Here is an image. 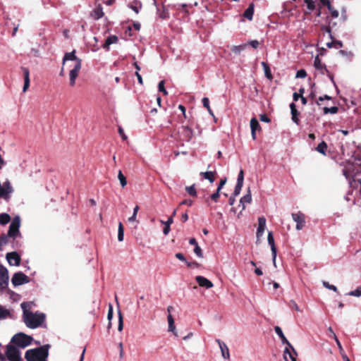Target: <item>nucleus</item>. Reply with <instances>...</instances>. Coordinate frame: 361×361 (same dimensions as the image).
I'll list each match as a JSON object with an SVG mask.
<instances>
[{
	"label": "nucleus",
	"instance_id": "1",
	"mask_svg": "<svg viewBox=\"0 0 361 361\" xmlns=\"http://www.w3.org/2000/svg\"><path fill=\"white\" fill-rule=\"evenodd\" d=\"M21 308L23 310V319L25 325L30 329H36L40 326L45 321V314L42 312H32L29 310L31 307V303L22 302Z\"/></svg>",
	"mask_w": 361,
	"mask_h": 361
},
{
	"label": "nucleus",
	"instance_id": "2",
	"mask_svg": "<svg viewBox=\"0 0 361 361\" xmlns=\"http://www.w3.org/2000/svg\"><path fill=\"white\" fill-rule=\"evenodd\" d=\"M49 348L50 345L47 344L37 348L30 349L26 351L25 358L27 361H47Z\"/></svg>",
	"mask_w": 361,
	"mask_h": 361
},
{
	"label": "nucleus",
	"instance_id": "3",
	"mask_svg": "<svg viewBox=\"0 0 361 361\" xmlns=\"http://www.w3.org/2000/svg\"><path fill=\"white\" fill-rule=\"evenodd\" d=\"M32 338L23 333H18L15 334L11 341V343H14L18 348H25L32 343Z\"/></svg>",
	"mask_w": 361,
	"mask_h": 361
},
{
	"label": "nucleus",
	"instance_id": "4",
	"mask_svg": "<svg viewBox=\"0 0 361 361\" xmlns=\"http://www.w3.org/2000/svg\"><path fill=\"white\" fill-rule=\"evenodd\" d=\"M20 223V218L18 215L13 218L8 231V237L13 239H16L18 237H20L21 235L19 231Z\"/></svg>",
	"mask_w": 361,
	"mask_h": 361
},
{
	"label": "nucleus",
	"instance_id": "5",
	"mask_svg": "<svg viewBox=\"0 0 361 361\" xmlns=\"http://www.w3.org/2000/svg\"><path fill=\"white\" fill-rule=\"evenodd\" d=\"M6 356L9 361H21V355L19 349L11 345H6Z\"/></svg>",
	"mask_w": 361,
	"mask_h": 361
},
{
	"label": "nucleus",
	"instance_id": "6",
	"mask_svg": "<svg viewBox=\"0 0 361 361\" xmlns=\"http://www.w3.org/2000/svg\"><path fill=\"white\" fill-rule=\"evenodd\" d=\"M8 269L0 264V293L5 290L8 285Z\"/></svg>",
	"mask_w": 361,
	"mask_h": 361
},
{
	"label": "nucleus",
	"instance_id": "7",
	"mask_svg": "<svg viewBox=\"0 0 361 361\" xmlns=\"http://www.w3.org/2000/svg\"><path fill=\"white\" fill-rule=\"evenodd\" d=\"M28 282V276L21 271L14 274L11 279V283L14 286H18Z\"/></svg>",
	"mask_w": 361,
	"mask_h": 361
},
{
	"label": "nucleus",
	"instance_id": "8",
	"mask_svg": "<svg viewBox=\"0 0 361 361\" xmlns=\"http://www.w3.org/2000/svg\"><path fill=\"white\" fill-rule=\"evenodd\" d=\"M82 67V60H78L77 63H74L73 68L70 71L69 73V80H70V85L74 86L75 84V80L77 77L78 76L79 72Z\"/></svg>",
	"mask_w": 361,
	"mask_h": 361
},
{
	"label": "nucleus",
	"instance_id": "9",
	"mask_svg": "<svg viewBox=\"0 0 361 361\" xmlns=\"http://www.w3.org/2000/svg\"><path fill=\"white\" fill-rule=\"evenodd\" d=\"M293 221L296 223V229L300 231L305 224V215L300 212L292 214Z\"/></svg>",
	"mask_w": 361,
	"mask_h": 361
},
{
	"label": "nucleus",
	"instance_id": "10",
	"mask_svg": "<svg viewBox=\"0 0 361 361\" xmlns=\"http://www.w3.org/2000/svg\"><path fill=\"white\" fill-rule=\"evenodd\" d=\"M6 257L11 266H19L20 264V257L16 252L7 253Z\"/></svg>",
	"mask_w": 361,
	"mask_h": 361
},
{
	"label": "nucleus",
	"instance_id": "11",
	"mask_svg": "<svg viewBox=\"0 0 361 361\" xmlns=\"http://www.w3.org/2000/svg\"><path fill=\"white\" fill-rule=\"evenodd\" d=\"M267 240H268L269 245L271 247V254H272V260H273L274 266L276 267V258L277 251H276V247L275 246L274 239V237H273V234H272L271 232H269L268 233Z\"/></svg>",
	"mask_w": 361,
	"mask_h": 361
},
{
	"label": "nucleus",
	"instance_id": "12",
	"mask_svg": "<svg viewBox=\"0 0 361 361\" xmlns=\"http://www.w3.org/2000/svg\"><path fill=\"white\" fill-rule=\"evenodd\" d=\"M274 330H275L276 334L281 338V342L283 344H286L287 345L286 348H290L293 350V352L294 353V354L295 355H297L296 351L295 350L294 348L292 346V345L289 343V341L287 340V338L284 336L281 329L279 326H276L274 327Z\"/></svg>",
	"mask_w": 361,
	"mask_h": 361
},
{
	"label": "nucleus",
	"instance_id": "13",
	"mask_svg": "<svg viewBox=\"0 0 361 361\" xmlns=\"http://www.w3.org/2000/svg\"><path fill=\"white\" fill-rule=\"evenodd\" d=\"M195 280L198 285L202 288L209 289L214 286L213 283L210 280L207 279V278L202 276H197L195 277Z\"/></svg>",
	"mask_w": 361,
	"mask_h": 361
},
{
	"label": "nucleus",
	"instance_id": "14",
	"mask_svg": "<svg viewBox=\"0 0 361 361\" xmlns=\"http://www.w3.org/2000/svg\"><path fill=\"white\" fill-rule=\"evenodd\" d=\"M216 341L219 344L222 357L224 359H229L230 353H229V349H228L227 345L224 342L220 341L219 339H216Z\"/></svg>",
	"mask_w": 361,
	"mask_h": 361
},
{
	"label": "nucleus",
	"instance_id": "15",
	"mask_svg": "<svg viewBox=\"0 0 361 361\" xmlns=\"http://www.w3.org/2000/svg\"><path fill=\"white\" fill-rule=\"evenodd\" d=\"M180 136L183 140L190 141L193 136V130L188 126H183L180 133Z\"/></svg>",
	"mask_w": 361,
	"mask_h": 361
},
{
	"label": "nucleus",
	"instance_id": "16",
	"mask_svg": "<svg viewBox=\"0 0 361 361\" xmlns=\"http://www.w3.org/2000/svg\"><path fill=\"white\" fill-rule=\"evenodd\" d=\"M266 228V219L264 216H260L258 219V228L257 231V238L262 237L264 234Z\"/></svg>",
	"mask_w": 361,
	"mask_h": 361
},
{
	"label": "nucleus",
	"instance_id": "17",
	"mask_svg": "<svg viewBox=\"0 0 361 361\" xmlns=\"http://www.w3.org/2000/svg\"><path fill=\"white\" fill-rule=\"evenodd\" d=\"M75 54V50L71 52L66 53L63 59V65H64L67 61H74V63H77L78 60H81L80 59L78 58Z\"/></svg>",
	"mask_w": 361,
	"mask_h": 361
},
{
	"label": "nucleus",
	"instance_id": "18",
	"mask_svg": "<svg viewBox=\"0 0 361 361\" xmlns=\"http://www.w3.org/2000/svg\"><path fill=\"white\" fill-rule=\"evenodd\" d=\"M252 202V195L250 190L248 189L247 193L240 200V204L242 205V210L245 209V204H250Z\"/></svg>",
	"mask_w": 361,
	"mask_h": 361
},
{
	"label": "nucleus",
	"instance_id": "19",
	"mask_svg": "<svg viewBox=\"0 0 361 361\" xmlns=\"http://www.w3.org/2000/svg\"><path fill=\"white\" fill-rule=\"evenodd\" d=\"M169 329L168 331L173 334L175 336H178V333L176 329V326L174 324V319L171 314H169L167 317Z\"/></svg>",
	"mask_w": 361,
	"mask_h": 361
},
{
	"label": "nucleus",
	"instance_id": "20",
	"mask_svg": "<svg viewBox=\"0 0 361 361\" xmlns=\"http://www.w3.org/2000/svg\"><path fill=\"white\" fill-rule=\"evenodd\" d=\"M103 16L104 12L101 5H98L91 13V16L95 20L102 18Z\"/></svg>",
	"mask_w": 361,
	"mask_h": 361
},
{
	"label": "nucleus",
	"instance_id": "21",
	"mask_svg": "<svg viewBox=\"0 0 361 361\" xmlns=\"http://www.w3.org/2000/svg\"><path fill=\"white\" fill-rule=\"evenodd\" d=\"M290 112H291V116H292V121L296 123V124H298L299 123V119L298 118V111L296 109V106L294 103H291L290 104Z\"/></svg>",
	"mask_w": 361,
	"mask_h": 361
},
{
	"label": "nucleus",
	"instance_id": "22",
	"mask_svg": "<svg viewBox=\"0 0 361 361\" xmlns=\"http://www.w3.org/2000/svg\"><path fill=\"white\" fill-rule=\"evenodd\" d=\"M118 41V37L116 35H111L107 37L105 43L103 44V48L109 50V47L114 43H116Z\"/></svg>",
	"mask_w": 361,
	"mask_h": 361
},
{
	"label": "nucleus",
	"instance_id": "23",
	"mask_svg": "<svg viewBox=\"0 0 361 361\" xmlns=\"http://www.w3.org/2000/svg\"><path fill=\"white\" fill-rule=\"evenodd\" d=\"M253 14H254V6L252 4L245 11V12L243 13V16H244L245 18H246L248 20H251L252 19Z\"/></svg>",
	"mask_w": 361,
	"mask_h": 361
},
{
	"label": "nucleus",
	"instance_id": "24",
	"mask_svg": "<svg viewBox=\"0 0 361 361\" xmlns=\"http://www.w3.org/2000/svg\"><path fill=\"white\" fill-rule=\"evenodd\" d=\"M247 44H240V45H238V46H235V45H233V46H231V50L235 54H239L242 51H243L244 49H245V48L247 47Z\"/></svg>",
	"mask_w": 361,
	"mask_h": 361
},
{
	"label": "nucleus",
	"instance_id": "25",
	"mask_svg": "<svg viewBox=\"0 0 361 361\" xmlns=\"http://www.w3.org/2000/svg\"><path fill=\"white\" fill-rule=\"evenodd\" d=\"M129 8H131L136 13H138L140 8H142V4L140 1L135 0L133 4H130L128 5Z\"/></svg>",
	"mask_w": 361,
	"mask_h": 361
},
{
	"label": "nucleus",
	"instance_id": "26",
	"mask_svg": "<svg viewBox=\"0 0 361 361\" xmlns=\"http://www.w3.org/2000/svg\"><path fill=\"white\" fill-rule=\"evenodd\" d=\"M200 175L202 176L204 178L207 179L212 183L215 180L214 173L212 171L201 172Z\"/></svg>",
	"mask_w": 361,
	"mask_h": 361
},
{
	"label": "nucleus",
	"instance_id": "27",
	"mask_svg": "<svg viewBox=\"0 0 361 361\" xmlns=\"http://www.w3.org/2000/svg\"><path fill=\"white\" fill-rule=\"evenodd\" d=\"M11 221V216L6 213L0 214V224L6 225Z\"/></svg>",
	"mask_w": 361,
	"mask_h": 361
},
{
	"label": "nucleus",
	"instance_id": "28",
	"mask_svg": "<svg viewBox=\"0 0 361 361\" xmlns=\"http://www.w3.org/2000/svg\"><path fill=\"white\" fill-rule=\"evenodd\" d=\"M261 63H262V67L264 68L265 76L268 79H271L272 78V75H271L270 68L268 66V64L266 62H264V61H262Z\"/></svg>",
	"mask_w": 361,
	"mask_h": 361
},
{
	"label": "nucleus",
	"instance_id": "29",
	"mask_svg": "<svg viewBox=\"0 0 361 361\" xmlns=\"http://www.w3.org/2000/svg\"><path fill=\"white\" fill-rule=\"evenodd\" d=\"M317 151L319 152V153L325 155L326 154V151L327 149V145L325 142H320L317 148H316Z\"/></svg>",
	"mask_w": 361,
	"mask_h": 361
},
{
	"label": "nucleus",
	"instance_id": "30",
	"mask_svg": "<svg viewBox=\"0 0 361 361\" xmlns=\"http://www.w3.org/2000/svg\"><path fill=\"white\" fill-rule=\"evenodd\" d=\"M123 238H124V229H123L122 223L119 222L118 227V241L121 242L123 240Z\"/></svg>",
	"mask_w": 361,
	"mask_h": 361
},
{
	"label": "nucleus",
	"instance_id": "31",
	"mask_svg": "<svg viewBox=\"0 0 361 361\" xmlns=\"http://www.w3.org/2000/svg\"><path fill=\"white\" fill-rule=\"evenodd\" d=\"M9 314V310L0 305V320L6 319Z\"/></svg>",
	"mask_w": 361,
	"mask_h": 361
},
{
	"label": "nucleus",
	"instance_id": "32",
	"mask_svg": "<svg viewBox=\"0 0 361 361\" xmlns=\"http://www.w3.org/2000/svg\"><path fill=\"white\" fill-rule=\"evenodd\" d=\"M260 128L258 121L255 118H252L250 120V128L251 131H256L258 128Z\"/></svg>",
	"mask_w": 361,
	"mask_h": 361
},
{
	"label": "nucleus",
	"instance_id": "33",
	"mask_svg": "<svg viewBox=\"0 0 361 361\" xmlns=\"http://www.w3.org/2000/svg\"><path fill=\"white\" fill-rule=\"evenodd\" d=\"M288 355L289 358L291 360V361H297L294 355L290 352L289 348H286L284 350V359L286 361H288Z\"/></svg>",
	"mask_w": 361,
	"mask_h": 361
},
{
	"label": "nucleus",
	"instance_id": "34",
	"mask_svg": "<svg viewBox=\"0 0 361 361\" xmlns=\"http://www.w3.org/2000/svg\"><path fill=\"white\" fill-rule=\"evenodd\" d=\"M138 210H139V207L137 205H136L133 209V215L128 218L129 222H137L136 219H137V214Z\"/></svg>",
	"mask_w": 361,
	"mask_h": 361
},
{
	"label": "nucleus",
	"instance_id": "35",
	"mask_svg": "<svg viewBox=\"0 0 361 361\" xmlns=\"http://www.w3.org/2000/svg\"><path fill=\"white\" fill-rule=\"evenodd\" d=\"M118 178L120 181V183L123 188H124L127 185V180L124 175L123 174L121 171H118Z\"/></svg>",
	"mask_w": 361,
	"mask_h": 361
},
{
	"label": "nucleus",
	"instance_id": "36",
	"mask_svg": "<svg viewBox=\"0 0 361 361\" xmlns=\"http://www.w3.org/2000/svg\"><path fill=\"white\" fill-rule=\"evenodd\" d=\"M323 110H324V113L325 114H334L338 112V108L337 106H331L330 108L324 107Z\"/></svg>",
	"mask_w": 361,
	"mask_h": 361
},
{
	"label": "nucleus",
	"instance_id": "37",
	"mask_svg": "<svg viewBox=\"0 0 361 361\" xmlns=\"http://www.w3.org/2000/svg\"><path fill=\"white\" fill-rule=\"evenodd\" d=\"M314 65V67L318 70H321V71H322L323 69L326 70L325 66L322 63L321 60L319 59L318 56H317L315 58Z\"/></svg>",
	"mask_w": 361,
	"mask_h": 361
},
{
	"label": "nucleus",
	"instance_id": "38",
	"mask_svg": "<svg viewBox=\"0 0 361 361\" xmlns=\"http://www.w3.org/2000/svg\"><path fill=\"white\" fill-rule=\"evenodd\" d=\"M305 3L310 11H312L315 8V3L313 0H305Z\"/></svg>",
	"mask_w": 361,
	"mask_h": 361
},
{
	"label": "nucleus",
	"instance_id": "39",
	"mask_svg": "<svg viewBox=\"0 0 361 361\" xmlns=\"http://www.w3.org/2000/svg\"><path fill=\"white\" fill-rule=\"evenodd\" d=\"M118 330L119 331H121L123 329V316L121 312V311H118Z\"/></svg>",
	"mask_w": 361,
	"mask_h": 361
},
{
	"label": "nucleus",
	"instance_id": "40",
	"mask_svg": "<svg viewBox=\"0 0 361 361\" xmlns=\"http://www.w3.org/2000/svg\"><path fill=\"white\" fill-rule=\"evenodd\" d=\"M112 318H113V307L110 304L109 307L108 314H107V319L109 321L108 328H111V320L112 319Z\"/></svg>",
	"mask_w": 361,
	"mask_h": 361
},
{
	"label": "nucleus",
	"instance_id": "41",
	"mask_svg": "<svg viewBox=\"0 0 361 361\" xmlns=\"http://www.w3.org/2000/svg\"><path fill=\"white\" fill-rule=\"evenodd\" d=\"M185 190H186V191L188 192V193L190 195H191V196H196L197 192H196V190H195V188L194 185H190V186H187L185 188Z\"/></svg>",
	"mask_w": 361,
	"mask_h": 361
},
{
	"label": "nucleus",
	"instance_id": "42",
	"mask_svg": "<svg viewBox=\"0 0 361 361\" xmlns=\"http://www.w3.org/2000/svg\"><path fill=\"white\" fill-rule=\"evenodd\" d=\"M348 295L360 297L361 296V287H358L355 290H352L348 293Z\"/></svg>",
	"mask_w": 361,
	"mask_h": 361
},
{
	"label": "nucleus",
	"instance_id": "43",
	"mask_svg": "<svg viewBox=\"0 0 361 361\" xmlns=\"http://www.w3.org/2000/svg\"><path fill=\"white\" fill-rule=\"evenodd\" d=\"M243 184L236 183L233 195L237 197L240 193L243 188Z\"/></svg>",
	"mask_w": 361,
	"mask_h": 361
},
{
	"label": "nucleus",
	"instance_id": "44",
	"mask_svg": "<svg viewBox=\"0 0 361 361\" xmlns=\"http://www.w3.org/2000/svg\"><path fill=\"white\" fill-rule=\"evenodd\" d=\"M158 89H159V91L163 92L164 95L168 94V92L166 91V90L164 87V80H161L159 82Z\"/></svg>",
	"mask_w": 361,
	"mask_h": 361
},
{
	"label": "nucleus",
	"instance_id": "45",
	"mask_svg": "<svg viewBox=\"0 0 361 361\" xmlns=\"http://www.w3.org/2000/svg\"><path fill=\"white\" fill-rule=\"evenodd\" d=\"M23 75H24V80H30V71L27 68L22 67L21 68Z\"/></svg>",
	"mask_w": 361,
	"mask_h": 361
},
{
	"label": "nucleus",
	"instance_id": "46",
	"mask_svg": "<svg viewBox=\"0 0 361 361\" xmlns=\"http://www.w3.org/2000/svg\"><path fill=\"white\" fill-rule=\"evenodd\" d=\"M289 307L292 309H294L297 312H301V310L298 307V304L295 302V300H292L289 302Z\"/></svg>",
	"mask_w": 361,
	"mask_h": 361
},
{
	"label": "nucleus",
	"instance_id": "47",
	"mask_svg": "<svg viewBox=\"0 0 361 361\" xmlns=\"http://www.w3.org/2000/svg\"><path fill=\"white\" fill-rule=\"evenodd\" d=\"M243 180H244V173L243 169H240L237 178V183L243 184Z\"/></svg>",
	"mask_w": 361,
	"mask_h": 361
},
{
	"label": "nucleus",
	"instance_id": "48",
	"mask_svg": "<svg viewBox=\"0 0 361 361\" xmlns=\"http://www.w3.org/2000/svg\"><path fill=\"white\" fill-rule=\"evenodd\" d=\"M8 235H2L0 236V247L4 246L8 243Z\"/></svg>",
	"mask_w": 361,
	"mask_h": 361
},
{
	"label": "nucleus",
	"instance_id": "49",
	"mask_svg": "<svg viewBox=\"0 0 361 361\" xmlns=\"http://www.w3.org/2000/svg\"><path fill=\"white\" fill-rule=\"evenodd\" d=\"M306 75V71L304 69H300L297 71L295 77L298 78H304Z\"/></svg>",
	"mask_w": 361,
	"mask_h": 361
},
{
	"label": "nucleus",
	"instance_id": "50",
	"mask_svg": "<svg viewBox=\"0 0 361 361\" xmlns=\"http://www.w3.org/2000/svg\"><path fill=\"white\" fill-rule=\"evenodd\" d=\"M194 252L195 253V255L197 257H199L200 258L203 257V254H202V249H201V247L199 245H197L196 247H195Z\"/></svg>",
	"mask_w": 361,
	"mask_h": 361
},
{
	"label": "nucleus",
	"instance_id": "51",
	"mask_svg": "<svg viewBox=\"0 0 361 361\" xmlns=\"http://www.w3.org/2000/svg\"><path fill=\"white\" fill-rule=\"evenodd\" d=\"M334 339L335 340V341H336V344H337V346H338V349H339V351H340L341 354V353H343V347H342V345H341V342L339 341V340H338V338H337V336H336V334H334Z\"/></svg>",
	"mask_w": 361,
	"mask_h": 361
},
{
	"label": "nucleus",
	"instance_id": "52",
	"mask_svg": "<svg viewBox=\"0 0 361 361\" xmlns=\"http://www.w3.org/2000/svg\"><path fill=\"white\" fill-rule=\"evenodd\" d=\"M323 285L325 288L332 290L334 291H337V288L334 285H331L326 281H323Z\"/></svg>",
	"mask_w": 361,
	"mask_h": 361
},
{
	"label": "nucleus",
	"instance_id": "53",
	"mask_svg": "<svg viewBox=\"0 0 361 361\" xmlns=\"http://www.w3.org/2000/svg\"><path fill=\"white\" fill-rule=\"evenodd\" d=\"M202 104L205 108H207V111H210L209 101L207 97H204L202 99Z\"/></svg>",
	"mask_w": 361,
	"mask_h": 361
},
{
	"label": "nucleus",
	"instance_id": "54",
	"mask_svg": "<svg viewBox=\"0 0 361 361\" xmlns=\"http://www.w3.org/2000/svg\"><path fill=\"white\" fill-rule=\"evenodd\" d=\"M248 44L254 49H257L259 45V41L256 39L250 41Z\"/></svg>",
	"mask_w": 361,
	"mask_h": 361
},
{
	"label": "nucleus",
	"instance_id": "55",
	"mask_svg": "<svg viewBox=\"0 0 361 361\" xmlns=\"http://www.w3.org/2000/svg\"><path fill=\"white\" fill-rule=\"evenodd\" d=\"M259 119L262 122H264V123L270 122L269 118L266 114H261L259 116Z\"/></svg>",
	"mask_w": 361,
	"mask_h": 361
},
{
	"label": "nucleus",
	"instance_id": "56",
	"mask_svg": "<svg viewBox=\"0 0 361 361\" xmlns=\"http://www.w3.org/2000/svg\"><path fill=\"white\" fill-rule=\"evenodd\" d=\"M219 192L220 191L216 190V192L213 193L212 195H211V199L212 200H214V202H217L218 201V199L219 197Z\"/></svg>",
	"mask_w": 361,
	"mask_h": 361
},
{
	"label": "nucleus",
	"instance_id": "57",
	"mask_svg": "<svg viewBox=\"0 0 361 361\" xmlns=\"http://www.w3.org/2000/svg\"><path fill=\"white\" fill-rule=\"evenodd\" d=\"M321 2L324 6H327L329 11H331V4L329 0H321Z\"/></svg>",
	"mask_w": 361,
	"mask_h": 361
},
{
	"label": "nucleus",
	"instance_id": "58",
	"mask_svg": "<svg viewBox=\"0 0 361 361\" xmlns=\"http://www.w3.org/2000/svg\"><path fill=\"white\" fill-rule=\"evenodd\" d=\"M165 226L163 229V233L166 235L169 233L170 231H171V225H168V224H164Z\"/></svg>",
	"mask_w": 361,
	"mask_h": 361
},
{
	"label": "nucleus",
	"instance_id": "59",
	"mask_svg": "<svg viewBox=\"0 0 361 361\" xmlns=\"http://www.w3.org/2000/svg\"><path fill=\"white\" fill-rule=\"evenodd\" d=\"M160 222L162 224L171 225L173 223V216H170L166 221H164L161 220Z\"/></svg>",
	"mask_w": 361,
	"mask_h": 361
},
{
	"label": "nucleus",
	"instance_id": "60",
	"mask_svg": "<svg viewBox=\"0 0 361 361\" xmlns=\"http://www.w3.org/2000/svg\"><path fill=\"white\" fill-rule=\"evenodd\" d=\"M30 87V80H24V85L23 87V92H25Z\"/></svg>",
	"mask_w": 361,
	"mask_h": 361
},
{
	"label": "nucleus",
	"instance_id": "61",
	"mask_svg": "<svg viewBox=\"0 0 361 361\" xmlns=\"http://www.w3.org/2000/svg\"><path fill=\"white\" fill-rule=\"evenodd\" d=\"M176 257L182 262H186V259L182 253H180V252L176 253Z\"/></svg>",
	"mask_w": 361,
	"mask_h": 361
},
{
	"label": "nucleus",
	"instance_id": "62",
	"mask_svg": "<svg viewBox=\"0 0 361 361\" xmlns=\"http://www.w3.org/2000/svg\"><path fill=\"white\" fill-rule=\"evenodd\" d=\"M118 133H119V135H121V137H122L123 140H126L127 139V136L124 133L123 129L122 128H121V127L118 128Z\"/></svg>",
	"mask_w": 361,
	"mask_h": 361
},
{
	"label": "nucleus",
	"instance_id": "63",
	"mask_svg": "<svg viewBox=\"0 0 361 361\" xmlns=\"http://www.w3.org/2000/svg\"><path fill=\"white\" fill-rule=\"evenodd\" d=\"M343 47V43L341 41L336 40L334 41V47L336 49H339Z\"/></svg>",
	"mask_w": 361,
	"mask_h": 361
},
{
	"label": "nucleus",
	"instance_id": "64",
	"mask_svg": "<svg viewBox=\"0 0 361 361\" xmlns=\"http://www.w3.org/2000/svg\"><path fill=\"white\" fill-rule=\"evenodd\" d=\"M331 12V15L333 18H337L338 16V11L336 9H334L331 6V11H329Z\"/></svg>",
	"mask_w": 361,
	"mask_h": 361
}]
</instances>
